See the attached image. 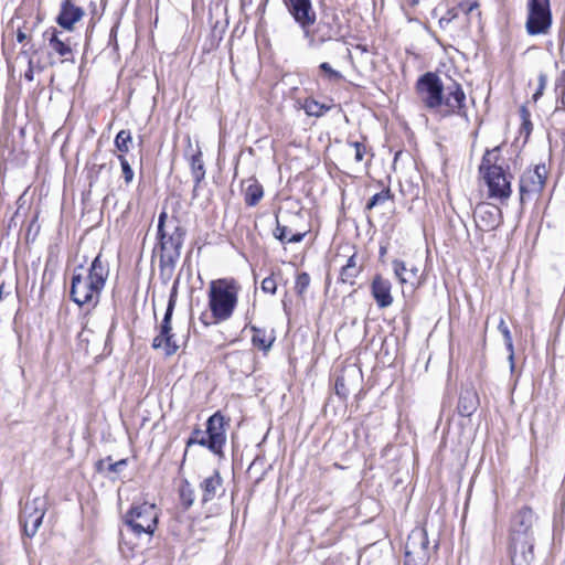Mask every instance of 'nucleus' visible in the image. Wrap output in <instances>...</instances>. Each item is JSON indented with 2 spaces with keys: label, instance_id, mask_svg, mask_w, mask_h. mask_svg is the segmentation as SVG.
Listing matches in <instances>:
<instances>
[{
  "label": "nucleus",
  "instance_id": "nucleus-32",
  "mask_svg": "<svg viewBox=\"0 0 565 565\" xmlns=\"http://www.w3.org/2000/svg\"><path fill=\"white\" fill-rule=\"evenodd\" d=\"M310 285V276L307 273H301L297 276L295 289L299 296H302Z\"/></svg>",
  "mask_w": 565,
  "mask_h": 565
},
{
  "label": "nucleus",
  "instance_id": "nucleus-42",
  "mask_svg": "<svg viewBox=\"0 0 565 565\" xmlns=\"http://www.w3.org/2000/svg\"><path fill=\"white\" fill-rule=\"evenodd\" d=\"M25 77L31 81L33 78L32 71L28 72Z\"/></svg>",
  "mask_w": 565,
  "mask_h": 565
},
{
  "label": "nucleus",
  "instance_id": "nucleus-43",
  "mask_svg": "<svg viewBox=\"0 0 565 565\" xmlns=\"http://www.w3.org/2000/svg\"><path fill=\"white\" fill-rule=\"evenodd\" d=\"M340 384H341V383H340V381L338 380V381L335 382V387H337V391H338V392H339V385H340Z\"/></svg>",
  "mask_w": 565,
  "mask_h": 565
},
{
  "label": "nucleus",
  "instance_id": "nucleus-36",
  "mask_svg": "<svg viewBox=\"0 0 565 565\" xmlns=\"http://www.w3.org/2000/svg\"><path fill=\"white\" fill-rule=\"evenodd\" d=\"M546 83H547V77L545 74L541 73L539 75V87H537V90L534 93L533 95V99L534 102H536L543 94V90L546 86Z\"/></svg>",
  "mask_w": 565,
  "mask_h": 565
},
{
  "label": "nucleus",
  "instance_id": "nucleus-3",
  "mask_svg": "<svg viewBox=\"0 0 565 565\" xmlns=\"http://www.w3.org/2000/svg\"><path fill=\"white\" fill-rule=\"evenodd\" d=\"M239 289L234 279L212 280L207 290L210 315L202 316L203 323L210 326L228 320L237 306Z\"/></svg>",
  "mask_w": 565,
  "mask_h": 565
},
{
  "label": "nucleus",
  "instance_id": "nucleus-30",
  "mask_svg": "<svg viewBox=\"0 0 565 565\" xmlns=\"http://www.w3.org/2000/svg\"><path fill=\"white\" fill-rule=\"evenodd\" d=\"M391 198V192L388 189L386 190H382L381 192L374 194L369 203L366 204V209L367 210H372L373 207L380 205V204H384L386 201H388Z\"/></svg>",
  "mask_w": 565,
  "mask_h": 565
},
{
  "label": "nucleus",
  "instance_id": "nucleus-24",
  "mask_svg": "<svg viewBox=\"0 0 565 565\" xmlns=\"http://www.w3.org/2000/svg\"><path fill=\"white\" fill-rule=\"evenodd\" d=\"M131 145L132 136L130 130H120L115 138V147L120 152L119 154L125 156V153L129 152Z\"/></svg>",
  "mask_w": 565,
  "mask_h": 565
},
{
  "label": "nucleus",
  "instance_id": "nucleus-23",
  "mask_svg": "<svg viewBox=\"0 0 565 565\" xmlns=\"http://www.w3.org/2000/svg\"><path fill=\"white\" fill-rule=\"evenodd\" d=\"M498 329L499 331L502 333L503 335V339H504V343H505V347L509 351V362H510V366H511V370L514 369V348H513V340H512V335H511V332H510V329L509 327L507 326L505 321L503 318L500 319L499 321V324H498Z\"/></svg>",
  "mask_w": 565,
  "mask_h": 565
},
{
  "label": "nucleus",
  "instance_id": "nucleus-1",
  "mask_svg": "<svg viewBox=\"0 0 565 565\" xmlns=\"http://www.w3.org/2000/svg\"><path fill=\"white\" fill-rule=\"evenodd\" d=\"M416 93L424 107L440 118H468L467 97L462 86L457 82L444 85L438 75L428 72L418 78Z\"/></svg>",
  "mask_w": 565,
  "mask_h": 565
},
{
  "label": "nucleus",
  "instance_id": "nucleus-34",
  "mask_svg": "<svg viewBox=\"0 0 565 565\" xmlns=\"http://www.w3.org/2000/svg\"><path fill=\"white\" fill-rule=\"evenodd\" d=\"M117 158L121 166L125 182L130 183L134 180L135 174H134V171H132L128 160L126 159V157L124 154H118Z\"/></svg>",
  "mask_w": 565,
  "mask_h": 565
},
{
  "label": "nucleus",
  "instance_id": "nucleus-11",
  "mask_svg": "<svg viewBox=\"0 0 565 565\" xmlns=\"http://www.w3.org/2000/svg\"><path fill=\"white\" fill-rule=\"evenodd\" d=\"M45 514V501L42 498H35L32 502H28L21 512V523L25 535L32 537L38 532L43 516Z\"/></svg>",
  "mask_w": 565,
  "mask_h": 565
},
{
  "label": "nucleus",
  "instance_id": "nucleus-25",
  "mask_svg": "<svg viewBox=\"0 0 565 565\" xmlns=\"http://www.w3.org/2000/svg\"><path fill=\"white\" fill-rule=\"evenodd\" d=\"M167 218V213L162 212L159 216V224H158V236H159V243L161 246V249L167 250L171 247H177L178 243L174 244L173 238L171 236H167L164 233L163 226H164V220Z\"/></svg>",
  "mask_w": 565,
  "mask_h": 565
},
{
  "label": "nucleus",
  "instance_id": "nucleus-27",
  "mask_svg": "<svg viewBox=\"0 0 565 565\" xmlns=\"http://www.w3.org/2000/svg\"><path fill=\"white\" fill-rule=\"evenodd\" d=\"M301 107L308 116L315 117H320L328 110L326 105L320 104L319 102L311 98L305 99Z\"/></svg>",
  "mask_w": 565,
  "mask_h": 565
},
{
  "label": "nucleus",
  "instance_id": "nucleus-13",
  "mask_svg": "<svg viewBox=\"0 0 565 565\" xmlns=\"http://www.w3.org/2000/svg\"><path fill=\"white\" fill-rule=\"evenodd\" d=\"M44 38L49 43L50 50L63 58V62L74 61L73 46L71 36H67L63 31L50 29L45 31Z\"/></svg>",
  "mask_w": 565,
  "mask_h": 565
},
{
  "label": "nucleus",
  "instance_id": "nucleus-38",
  "mask_svg": "<svg viewBox=\"0 0 565 565\" xmlns=\"http://www.w3.org/2000/svg\"><path fill=\"white\" fill-rule=\"evenodd\" d=\"M457 17V13L455 12V10H449L446 15H444L440 20H439V24L441 26H446L448 23H450L455 18Z\"/></svg>",
  "mask_w": 565,
  "mask_h": 565
},
{
  "label": "nucleus",
  "instance_id": "nucleus-29",
  "mask_svg": "<svg viewBox=\"0 0 565 565\" xmlns=\"http://www.w3.org/2000/svg\"><path fill=\"white\" fill-rule=\"evenodd\" d=\"M253 331H254L253 337H252L253 344L259 349H264V350L269 349L273 340L271 339L267 340L265 334L259 329L253 328Z\"/></svg>",
  "mask_w": 565,
  "mask_h": 565
},
{
  "label": "nucleus",
  "instance_id": "nucleus-44",
  "mask_svg": "<svg viewBox=\"0 0 565 565\" xmlns=\"http://www.w3.org/2000/svg\"><path fill=\"white\" fill-rule=\"evenodd\" d=\"M414 2H415V3H417V2H418V0H414Z\"/></svg>",
  "mask_w": 565,
  "mask_h": 565
},
{
  "label": "nucleus",
  "instance_id": "nucleus-12",
  "mask_svg": "<svg viewBox=\"0 0 565 565\" xmlns=\"http://www.w3.org/2000/svg\"><path fill=\"white\" fill-rule=\"evenodd\" d=\"M475 222L480 231H493L502 223V212L497 205L480 203L475 210Z\"/></svg>",
  "mask_w": 565,
  "mask_h": 565
},
{
  "label": "nucleus",
  "instance_id": "nucleus-41",
  "mask_svg": "<svg viewBox=\"0 0 565 565\" xmlns=\"http://www.w3.org/2000/svg\"><path fill=\"white\" fill-rule=\"evenodd\" d=\"M25 39H26V34L23 33L22 31H19L17 34L18 42L22 43Z\"/></svg>",
  "mask_w": 565,
  "mask_h": 565
},
{
  "label": "nucleus",
  "instance_id": "nucleus-20",
  "mask_svg": "<svg viewBox=\"0 0 565 565\" xmlns=\"http://www.w3.org/2000/svg\"><path fill=\"white\" fill-rule=\"evenodd\" d=\"M360 266L356 263L355 255H352L347 260V264L342 267L340 273V279L342 282L353 284L354 278L360 273Z\"/></svg>",
  "mask_w": 565,
  "mask_h": 565
},
{
  "label": "nucleus",
  "instance_id": "nucleus-17",
  "mask_svg": "<svg viewBox=\"0 0 565 565\" xmlns=\"http://www.w3.org/2000/svg\"><path fill=\"white\" fill-rule=\"evenodd\" d=\"M372 296L379 308H387L393 303L392 284L388 279L377 275L371 285Z\"/></svg>",
  "mask_w": 565,
  "mask_h": 565
},
{
  "label": "nucleus",
  "instance_id": "nucleus-35",
  "mask_svg": "<svg viewBox=\"0 0 565 565\" xmlns=\"http://www.w3.org/2000/svg\"><path fill=\"white\" fill-rule=\"evenodd\" d=\"M260 287L264 292L274 295L277 289V284L274 277L269 276L263 279Z\"/></svg>",
  "mask_w": 565,
  "mask_h": 565
},
{
  "label": "nucleus",
  "instance_id": "nucleus-14",
  "mask_svg": "<svg viewBox=\"0 0 565 565\" xmlns=\"http://www.w3.org/2000/svg\"><path fill=\"white\" fill-rule=\"evenodd\" d=\"M546 180L545 166H537L534 170L525 171L520 180L521 196L526 193H539L542 191Z\"/></svg>",
  "mask_w": 565,
  "mask_h": 565
},
{
  "label": "nucleus",
  "instance_id": "nucleus-18",
  "mask_svg": "<svg viewBox=\"0 0 565 565\" xmlns=\"http://www.w3.org/2000/svg\"><path fill=\"white\" fill-rule=\"evenodd\" d=\"M202 491V502L206 503L214 500L223 492V481L217 471L203 479L200 484Z\"/></svg>",
  "mask_w": 565,
  "mask_h": 565
},
{
  "label": "nucleus",
  "instance_id": "nucleus-4",
  "mask_svg": "<svg viewBox=\"0 0 565 565\" xmlns=\"http://www.w3.org/2000/svg\"><path fill=\"white\" fill-rule=\"evenodd\" d=\"M536 515L532 509L524 507L512 518L510 529V550L512 562L518 558L522 562H530L533 557V525Z\"/></svg>",
  "mask_w": 565,
  "mask_h": 565
},
{
  "label": "nucleus",
  "instance_id": "nucleus-37",
  "mask_svg": "<svg viewBox=\"0 0 565 565\" xmlns=\"http://www.w3.org/2000/svg\"><path fill=\"white\" fill-rule=\"evenodd\" d=\"M459 7L468 14L479 7L478 0H465Z\"/></svg>",
  "mask_w": 565,
  "mask_h": 565
},
{
  "label": "nucleus",
  "instance_id": "nucleus-15",
  "mask_svg": "<svg viewBox=\"0 0 565 565\" xmlns=\"http://www.w3.org/2000/svg\"><path fill=\"white\" fill-rule=\"evenodd\" d=\"M393 271L399 284L411 292H413L420 285L419 270L413 266L408 268L402 260L394 259L392 262Z\"/></svg>",
  "mask_w": 565,
  "mask_h": 565
},
{
  "label": "nucleus",
  "instance_id": "nucleus-31",
  "mask_svg": "<svg viewBox=\"0 0 565 565\" xmlns=\"http://www.w3.org/2000/svg\"><path fill=\"white\" fill-rule=\"evenodd\" d=\"M180 498L185 505V508H189L194 502V492L192 488L190 487L189 482H184L180 488Z\"/></svg>",
  "mask_w": 565,
  "mask_h": 565
},
{
  "label": "nucleus",
  "instance_id": "nucleus-22",
  "mask_svg": "<svg viewBox=\"0 0 565 565\" xmlns=\"http://www.w3.org/2000/svg\"><path fill=\"white\" fill-rule=\"evenodd\" d=\"M191 171L193 180L195 182V186H198L199 183L205 177L204 163L202 160L201 151H198L196 153L191 156Z\"/></svg>",
  "mask_w": 565,
  "mask_h": 565
},
{
  "label": "nucleus",
  "instance_id": "nucleus-10",
  "mask_svg": "<svg viewBox=\"0 0 565 565\" xmlns=\"http://www.w3.org/2000/svg\"><path fill=\"white\" fill-rule=\"evenodd\" d=\"M284 3L288 12L302 29L305 38L312 41L313 39L309 29L315 24L317 15L311 0H284Z\"/></svg>",
  "mask_w": 565,
  "mask_h": 565
},
{
  "label": "nucleus",
  "instance_id": "nucleus-2",
  "mask_svg": "<svg viewBox=\"0 0 565 565\" xmlns=\"http://www.w3.org/2000/svg\"><path fill=\"white\" fill-rule=\"evenodd\" d=\"M108 276V264L102 259L100 255L94 258L89 268L83 266L75 268L71 286L74 302L78 306H96Z\"/></svg>",
  "mask_w": 565,
  "mask_h": 565
},
{
  "label": "nucleus",
  "instance_id": "nucleus-19",
  "mask_svg": "<svg viewBox=\"0 0 565 565\" xmlns=\"http://www.w3.org/2000/svg\"><path fill=\"white\" fill-rule=\"evenodd\" d=\"M477 408V395L472 391L461 393L458 403V411L461 416L469 417Z\"/></svg>",
  "mask_w": 565,
  "mask_h": 565
},
{
  "label": "nucleus",
  "instance_id": "nucleus-9",
  "mask_svg": "<svg viewBox=\"0 0 565 565\" xmlns=\"http://www.w3.org/2000/svg\"><path fill=\"white\" fill-rule=\"evenodd\" d=\"M177 284H174L170 292L164 318L160 326V333L153 339L152 343L154 349H162L166 355H172L179 349V344L174 340V335L171 333V317L177 302Z\"/></svg>",
  "mask_w": 565,
  "mask_h": 565
},
{
  "label": "nucleus",
  "instance_id": "nucleus-21",
  "mask_svg": "<svg viewBox=\"0 0 565 565\" xmlns=\"http://www.w3.org/2000/svg\"><path fill=\"white\" fill-rule=\"evenodd\" d=\"M306 233H295L291 234L290 230L277 223L276 228L274 230V236L279 239L281 243H299L303 239Z\"/></svg>",
  "mask_w": 565,
  "mask_h": 565
},
{
  "label": "nucleus",
  "instance_id": "nucleus-28",
  "mask_svg": "<svg viewBox=\"0 0 565 565\" xmlns=\"http://www.w3.org/2000/svg\"><path fill=\"white\" fill-rule=\"evenodd\" d=\"M263 195H264V191H263L262 185L256 184V183L250 184L246 189L245 203L249 206H255L260 201Z\"/></svg>",
  "mask_w": 565,
  "mask_h": 565
},
{
  "label": "nucleus",
  "instance_id": "nucleus-8",
  "mask_svg": "<svg viewBox=\"0 0 565 565\" xmlns=\"http://www.w3.org/2000/svg\"><path fill=\"white\" fill-rule=\"evenodd\" d=\"M552 26L550 0H529L526 32L530 35L547 34Z\"/></svg>",
  "mask_w": 565,
  "mask_h": 565
},
{
  "label": "nucleus",
  "instance_id": "nucleus-7",
  "mask_svg": "<svg viewBox=\"0 0 565 565\" xmlns=\"http://www.w3.org/2000/svg\"><path fill=\"white\" fill-rule=\"evenodd\" d=\"M225 443L224 418L218 413L212 415L207 420L206 430H195L188 440V446L198 444L207 447L212 452L218 455Z\"/></svg>",
  "mask_w": 565,
  "mask_h": 565
},
{
  "label": "nucleus",
  "instance_id": "nucleus-40",
  "mask_svg": "<svg viewBox=\"0 0 565 565\" xmlns=\"http://www.w3.org/2000/svg\"><path fill=\"white\" fill-rule=\"evenodd\" d=\"M9 295H10V290L7 291L4 284H2L0 286V299L6 297V296H9Z\"/></svg>",
  "mask_w": 565,
  "mask_h": 565
},
{
  "label": "nucleus",
  "instance_id": "nucleus-39",
  "mask_svg": "<svg viewBox=\"0 0 565 565\" xmlns=\"http://www.w3.org/2000/svg\"><path fill=\"white\" fill-rule=\"evenodd\" d=\"M125 466H126V460H125V459H122V460H119V461H117V462H115V463H110V465H109V467H108V469H109V471H111V472H118V471H120V469H121L122 467H125Z\"/></svg>",
  "mask_w": 565,
  "mask_h": 565
},
{
  "label": "nucleus",
  "instance_id": "nucleus-5",
  "mask_svg": "<svg viewBox=\"0 0 565 565\" xmlns=\"http://www.w3.org/2000/svg\"><path fill=\"white\" fill-rule=\"evenodd\" d=\"M499 148L487 150L480 164V171L483 173V179L488 186V195L491 199L505 201L511 195V181L502 167L497 166L495 152Z\"/></svg>",
  "mask_w": 565,
  "mask_h": 565
},
{
  "label": "nucleus",
  "instance_id": "nucleus-33",
  "mask_svg": "<svg viewBox=\"0 0 565 565\" xmlns=\"http://www.w3.org/2000/svg\"><path fill=\"white\" fill-rule=\"evenodd\" d=\"M319 67L331 82H339L343 78L342 74L339 71L333 70L327 62L321 63Z\"/></svg>",
  "mask_w": 565,
  "mask_h": 565
},
{
  "label": "nucleus",
  "instance_id": "nucleus-26",
  "mask_svg": "<svg viewBox=\"0 0 565 565\" xmlns=\"http://www.w3.org/2000/svg\"><path fill=\"white\" fill-rule=\"evenodd\" d=\"M365 154V146L361 142H349L344 148V156L348 159L353 158L355 162H361Z\"/></svg>",
  "mask_w": 565,
  "mask_h": 565
},
{
  "label": "nucleus",
  "instance_id": "nucleus-16",
  "mask_svg": "<svg viewBox=\"0 0 565 565\" xmlns=\"http://www.w3.org/2000/svg\"><path fill=\"white\" fill-rule=\"evenodd\" d=\"M85 11L75 6L72 0H64L61 3V10L56 18L57 24L64 30L72 31L74 24L83 19Z\"/></svg>",
  "mask_w": 565,
  "mask_h": 565
},
{
  "label": "nucleus",
  "instance_id": "nucleus-45",
  "mask_svg": "<svg viewBox=\"0 0 565 565\" xmlns=\"http://www.w3.org/2000/svg\"><path fill=\"white\" fill-rule=\"evenodd\" d=\"M563 76L565 77V73L563 74Z\"/></svg>",
  "mask_w": 565,
  "mask_h": 565
},
{
  "label": "nucleus",
  "instance_id": "nucleus-6",
  "mask_svg": "<svg viewBox=\"0 0 565 565\" xmlns=\"http://www.w3.org/2000/svg\"><path fill=\"white\" fill-rule=\"evenodd\" d=\"M125 524L136 535H152L158 524L156 505L148 502L132 504L125 515Z\"/></svg>",
  "mask_w": 565,
  "mask_h": 565
}]
</instances>
